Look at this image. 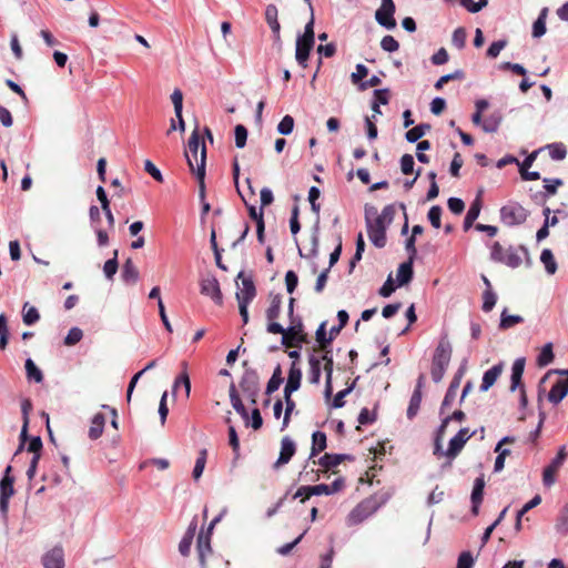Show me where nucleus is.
<instances>
[{
	"label": "nucleus",
	"instance_id": "obj_1",
	"mask_svg": "<svg viewBox=\"0 0 568 568\" xmlns=\"http://www.w3.org/2000/svg\"><path fill=\"white\" fill-rule=\"evenodd\" d=\"M521 252L527 258L529 257L528 251L524 245L518 247L508 246L505 248L499 242H494L490 246V258L496 263H501L511 268H517L523 264Z\"/></svg>",
	"mask_w": 568,
	"mask_h": 568
},
{
	"label": "nucleus",
	"instance_id": "obj_2",
	"mask_svg": "<svg viewBox=\"0 0 568 568\" xmlns=\"http://www.w3.org/2000/svg\"><path fill=\"white\" fill-rule=\"evenodd\" d=\"M452 357V346L449 342L442 339L434 353L432 361V378L435 383H439L449 365Z\"/></svg>",
	"mask_w": 568,
	"mask_h": 568
},
{
	"label": "nucleus",
	"instance_id": "obj_3",
	"mask_svg": "<svg viewBox=\"0 0 568 568\" xmlns=\"http://www.w3.org/2000/svg\"><path fill=\"white\" fill-rule=\"evenodd\" d=\"M314 43V18L312 17L305 26L304 33L296 40L295 58L301 67H307L306 62Z\"/></svg>",
	"mask_w": 568,
	"mask_h": 568
},
{
	"label": "nucleus",
	"instance_id": "obj_4",
	"mask_svg": "<svg viewBox=\"0 0 568 568\" xmlns=\"http://www.w3.org/2000/svg\"><path fill=\"white\" fill-rule=\"evenodd\" d=\"M287 328L283 327L282 345L286 348H301L303 343H307V334L304 332V325L301 318H292Z\"/></svg>",
	"mask_w": 568,
	"mask_h": 568
},
{
	"label": "nucleus",
	"instance_id": "obj_5",
	"mask_svg": "<svg viewBox=\"0 0 568 568\" xmlns=\"http://www.w3.org/2000/svg\"><path fill=\"white\" fill-rule=\"evenodd\" d=\"M185 158L189 164V168L193 174H195L197 181H199V195L200 199L203 201L205 197V163H206V146L205 143L202 142L201 148V156L200 160L197 159V153H185Z\"/></svg>",
	"mask_w": 568,
	"mask_h": 568
},
{
	"label": "nucleus",
	"instance_id": "obj_6",
	"mask_svg": "<svg viewBox=\"0 0 568 568\" xmlns=\"http://www.w3.org/2000/svg\"><path fill=\"white\" fill-rule=\"evenodd\" d=\"M382 503L376 496H369L357 504L347 516V525L356 526L372 516Z\"/></svg>",
	"mask_w": 568,
	"mask_h": 568
},
{
	"label": "nucleus",
	"instance_id": "obj_7",
	"mask_svg": "<svg viewBox=\"0 0 568 568\" xmlns=\"http://www.w3.org/2000/svg\"><path fill=\"white\" fill-rule=\"evenodd\" d=\"M528 211L517 202H509L500 209V220L507 226H516L525 223Z\"/></svg>",
	"mask_w": 568,
	"mask_h": 568
},
{
	"label": "nucleus",
	"instance_id": "obj_8",
	"mask_svg": "<svg viewBox=\"0 0 568 568\" xmlns=\"http://www.w3.org/2000/svg\"><path fill=\"white\" fill-rule=\"evenodd\" d=\"M270 306L265 312L267 320L266 331L270 334H277L283 332V326L276 321L280 317L282 308V295L275 294L270 296Z\"/></svg>",
	"mask_w": 568,
	"mask_h": 568
},
{
	"label": "nucleus",
	"instance_id": "obj_9",
	"mask_svg": "<svg viewBox=\"0 0 568 568\" xmlns=\"http://www.w3.org/2000/svg\"><path fill=\"white\" fill-rule=\"evenodd\" d=\"M12 467L9 465L4 470V475L0 480V513L7 518L9 510V500L14 495V477L10 475Z\"/></svg>",
	"mask_w": 568,
	"mask_h": 568
},
{
	"label": "nucleus",
	"instance_id": "obj_10",
	"mask_svg": "<svg viewBox=\"0 0 568 568\" xmlns=\"http://www.w3.org/2000/svg\"><path fill=\"white\" fill-rule=\"evenodd\" d=\"M220 520L219 517L212 520L206 532L201 531L196 540V550L201 568H206V559L212 555L211 534L214 525Z\"/></svg>",
	"mask_w": 568,
	"mask_h": 568
},
{
	"label": "nucleus",
	"instance_id": "obj_11",
	"mask_svg": "<svg viewBox=\"0 0 568 568\" xmlns=\"http://www.w3.org/2000/svg\"><path fill=\"white\" fill-rule=\"evenodd\" d=\"M474 435L468 428H462L459 432L449 440L448 449L445 452V456L449 459L448 466L454 458L458 456L465 444Z\"/></svg>",
	"mask_w": 568,
	"mask_h": 568
},
{
	"label": "nucleus",
	"instance_id": "obj_12",
	"mask_svg": "<svg viewBox=\"0 0 568 568\" xmlns=\"http://www.w3.org/2000/svg\"><path fill=\"white\" fill-rule=\"evenodd\" d=\"M240 387L247 396L251 397L253 404L256 403V396L260 390V377L254 369L245 371L240 382Z\"/></svg>",
	"mask_w": 568,
	"mask_h": 568
},
{
	"label": "nucleus",
	"instance_id": "obj_13",
	"mask_svg": "<svg viewBox=\"0 0 568 568\" xmlns=\"http://www.w3.org/2000/svg\"><path fill=\"white\" fill-rule=\"evenodd\" d=\"M556 373L566 375V377L557 379L547 395L548 400L554 405L559 404L568 394V369L556 371Z\"/></svg>",
	"mask_w": 568,
	"mask_h": 568
},
{
	"label": "nucleus",
	"instance_id": "obj_14",
	"mask_svg": "<svg viewBox=\"0 0 568 568\" xmlns=\"http://www.w3.org/2000/svg\"><path fill=\"white\" fill-rule=\"evenodd\" d=\"M237 278L242 281V287L239 292H236V300L237 303H251L255 295H256V288L255 285L250 277H244L243 272H240L237 275Z\"/></svg>",
	"mask_w": 568,
	"mask_h": 568
},
{
	"label": "nucleus",
	"instance_id": "obj_15",
	"mask_svg": "<svg viewBox=\"0 0 568 568\" xmlns=\"http://www.w3.org/2000/svg\"><path fill=\"white\" fill-rule=\"evenodd\" d=\"M296 445L288 436H285L281 440V452L277 460L274 463L273 467L278 469L283 465H286L292 457L295 455Z\"/></svg>",
	"mask_w": 568,
	"mask_h": 568
},
{
	"label": "nucleus",
	"instance_id": "obj_16",
	"mask_svg": "<svg viewBox=\"0 0 568 568\" xmlns=\"http://www.w3.org/2000/svg\"><path fill=\"white\" fill-rule=\"evenodd\" d=\"M44 568H64V552L60 546L53 547L42 557Z\"/></svg>",
	"mask_w": 568,
	"mask_h": 568
},
{
	"label": "nucleus",
	"instance_id": "obj_17",
	"mask_svg": "<svg viewBox=\"0 0 568 568\" xmlns=\"http://www.w3.org/2000/svg\"><path fill=\"white\" fill-rule=\"evenodd\" d=\"M201 293L210 296L216 304H222V292L215 277H207L201 281Z\"/></svg>",
	"mask_w": 568,
	"mask_h": 568
},
{
	"label": "nucleus",
	"instance_id": "obj_18",
	"mask_svg": "<svg viewBox=\"0 0 568 568\" xmlns=\"http://www.w3.org/2000/svg\"><path fill=\"white\" fill-rule=\"evenodd\" d=\"M345 460H354V457L352 455L347 454H324L317 462V464L323 468L324 471L334 469L337 467L341 463Z\"/></svg>",
	"mask_w": 568,
	"mask_h": 568
},
{
	"label": "nucleus",
	"instance_id": "obj_19",
	"mask_svg": "<svg viewBox=\"0 0 568 568\" xmlns=\"http://www.w3.org/2000/svg\"><path fill=\"white\" fill-rule=\"evenodd\" d=\"M302 369L296 362L291 364L284 393L293 394L301 387Z\"/></svg>",
	"mask_w": 568,
	"mask_h": 568
},
{
	"label": "nucleus",
	"instance_id": "obj_20",
	"mask_svg": "<svg viewBox=\"0 0 568 568\" xmlns=\"http://www.w3.org/2000/svg\"><path fill=\"white\" fill-rule=\"evenodd\" d=\"M485 478L484 475L477 477L474 481V487L470 496L471 513L478 515L479 506L484 498Z\"/></svg>",
	"mask_w": 568,
	"mask_h": 568
},
{
	"label": "nucleus",
	"instance_id": "obj_21",
	"mask_svg": "<svg viewBox=\"0 0 568 568\" xmlns=\"http://www.w3.org/2000/svg\"><path fill=\"white\" fill-rule=\"evenodd\" d=\"M277 13H278L277 8L274 4H268L266 7L265 20L273 32L274 41L281 42V34H280L281 24L277 20Z\"/></svg>",
	"mask_w": 568,
	"mask_h": 568
},
{
	"label": "nucleus",
	"instance_id": "obj_22",
	"mask_svg": "<svg viewBox=\"0 0 568 568\" xmlns=\"http://www.w3.org/2000/svg\"><path fill=\"white\" fill-rule=\"evenodd\" d=\"M525 358L520 357L517 358L511 367V383H510V390L514 392L519 387H523L524 384L521 382L524 369H525Z\"/></svg>",
	"mask_w": 568,
	"mask_h": 568
},
{
	"label": "nucleus",
	"instance_id": "obj_23",
	"mask_svg": "<svg viewBox=\"0 0 568 568\" xmlns=\"http://www.w3.org/2000/svg\"><path fill=\"white\" fill-rule=\"evenodd\" d=\"M503 364L499 363L497 365H494L491 368L484 373L483 382L480 385L481 392H487L496 383V381L503 373Z\"/></svg>",
	"mask_w": 568,
	"mask_h": 568
},
{
	"label": "nucleus",
	"instance_id": "obj_24",
	"mask_svg": "<svg viewBox=\"0 0 568 568\" xmlns=\"http://www.w3.org/2000/svg\"><path fill=\"white\" fill-rule=\"evenodd\" d=\"M414 261L407 260L402 263L397 270V284L398 286H404L408 284L413 280L414 271H413Z\"/></svg>",
	"mask_w": 568,
	"mask_h": 568
},
{
	"label": "nucleus",
	"instance_id": "obj_25",
	"mask_svg": "<svg viewBox=\"0 0 568 568\" xmlns=\"http://www.w3.org/2000/svg\"><path fill=\"white\" fill-rule=\"evenodd\" d=\"M196 530V523H191L185 535L179 544V551L182 556L186 557L190 555L191 546Z\"/></svg>",
	"mask_w": 568,
	"mask_h": 568
},
{
	"label": "nucleus",
	"instance_id": "obj_26",
	"mask_svg": "<svg viewBox=\"0 0 568 568\" xmlns=\"http://www.w3.org/2000/svg\"><path fill=\"white\" fill-rule=\"evenodd\" d=\"M123 282L126 284H135L139 280V270L134 265L133 261L131 258H128L123 266H122V273H121Z\"/></svg>",
	"mask_w": 568,
	"mask_h": 568
},
{
	"label": "nucleus",
	"instance_id": "obj_27",
	"mask_svg": "<svg viewBox=\"0 0 568 568\" xmlns=\"http://www.w3.org/2000/svg\"><path fill=\"white\" fill-rule=\"evenodd\" d=\"M394 12L395 10L393 9L379 8L375 13V19L381 26L393 29L396 26Z\"/></svg>",
	"mask_w": 568,
	"mask_h": 568
},
{
	"label": "nucleus",
	"instance_id": "obj_28",
	"mask_svg": "<svg viewBox=\"0 0 568 568\" xmlns=\"http://www.w3.org/2000/svg\"><path fill=\"white\" fill-rule=\"evenodd\" d=\"M105 425V417L102 413H97L91 422V426L89 428V437L92 440L98 439L103 434Z\"/></svg>",
	"mask_w": 568,
	"mask_h": 568
},
{
	"label": "nucleus",
	"instance_id": "obj_29",
	"mask_svg": "<svg viewBox=\"0 0 568 568\" xmlns=\"http://www.w3.org/2000/svg\"><path fill=\"white\" fill-rule=\"evenodd\" d=\"M326 443H327V438H326L325 433L320 432V430L314 432L312 435V449H311L310 459L315 457L321 452H323L327 446Z\"/></svg>",
	"mask_w": 568,
	"mask_h": 568
},
{
	"label": "nucleus",
	"instance_id": "obj_30",
	"mask_svg": "<svg viewBox=\"0 0 568 568\" xmlns=\"http://www.w3.org/2000/svg\"><path fill=\"white\" fill-rule=\"evenodd\" d=\"M480 210H481V200L479 196H477V199L471 203V205L465 216V220H464V229L466 231L477 220V217L479 216Z\"/></svg>",
	"mask_w": 568,
	"mask_h": 568
},
{
	"label": "nucleus",
	"instance_id": "obj_31",
	"mask_svg": "<svg viewBox=\"0 0 568 568\" xmlns=\"http://www.w3.org/2000/svg\"><path fill=\"white\" fill-rule=\"evenodd\" d=\"M310 364V382L312 384H318L321 381L322 368H321V359L314 355H311L308 358Z\"/></svg>",
	"mask_w": 568,
	"mask_h": 568
},
{
	"label": "nucleus",
	"instance_id": "obj_32",
	"mask_svg": "<svg viewBox=\"0 0 568 568\" xmlns=\"http://www.w3.org/2000/svg\"><path fill=\"white\" fill-rule=\"evenodd\" d=\"M316 342L320 351H326L332 343V337L326 335V322H323L315 333Z\"/></svg>",
	"mask_w": 568,
	"mask_h": 568
},
{
	"label": "nucleus",
	"instance_id": "obj_33",
	"mask_svg": "<svg viewBox=\"0 0 568 568\" xmlns=\"http://www.w3.org/2000/svg\"><path fill=\"white\" fill-rule=\"evenodd\" d=\"M523 322H524V318L521 316L509 315L507 313V310L505 308L500 315L499 327H500V329H509V328L514 327L515 325L520 324Z\"/></svg>",
	"mask_w": 568,
	"mask_h": 568
},
{
	"label": "nucleus",
	"instance_id": "obj_34",
	"mask_svg": "<svg viewBox=\"0 0 568 568\" xmlns=\"http://www.w3.org/2000/svg\"><path fill=\"white\" fill-rule=\"evenodd\" d=\"M230 399L233 408L242 416L247 417V410L243 405L234 384L230 386Z\"/></svg>",
	"mask_w": 568,
	"mask_h": 568
},
{
	"label": "nucleus",
	"instance_id": "obj_35",
	"mask_svg": "<svg viewBox=\"0 0 568 568\" xmlns=\"http://www.w3.org/2000/svg\"><path fill=\"white\" fill-rule=\"evenodd\" d=\"M367 235L369 241L376 247H384L386 244V230H373V227L367 229Z\"/></svg>",
	"mask_w": 568,
	"mask_h": 568
},
{
	"label": "nucleus",
	"instance_id": "obj_36",
	"mask_svg": "<svg viewBox=\"0 0 568 568\" xmlns=\"http://www.w3.org/2000/svg\"><path fill=\"white\" fill-rule=\"evenodd\" d=\"M422 398H423V393L413 392V395L410 397L409 405L407 408V418L408 419L412 420L417 415L419 407H420Z\"/></svg>",
	"mask_w": 568,
	"mask_h": 568
},
{
	"label": "nucleus",
	"instance_id": "obj_37",
	"mask_svg": "<svg viewBox=\"0 0 568 568\" xmlns=\"http://www.w3.org/2000/svg\"><path fill=\"white\" fill-rule=\"evenodd\" d=\"M554 357L552 344L548 343L542 347L540 354L538 355L537 364L540 367H545L554 361Z\"/></svg>",
	"mask_w": 568,
	"mask_h": 568
},
{
	"label": "nucleus",
	"instance_id": "obj_38",
	"mask_svg": "<svg viewBox=\"0 0 568 568\" xmlns=\"http://www.w3.org/2000/svg\"><path fill=\"white\" fill-rule=\"evenodd\" d=\"M546 17H547V9H542L538 19L532 24V36L535 38H540L546 33Z\"/></svg>",
	"mask_w": 568,
	"mask_h": 568
},
{
	"label": "nucleus",
	"instance_id": "obj_39",
	"mask_svg": "<svg viewBox=\"0 0 568 568\" xmlns=\"http://www.w3.org/2000/svg\"><path fill=\"white\" fill-rule=\"evenodd\" d=\"M540 261L544 263L546 271L549 274H554L557 270V264L552 252L549 248H545L540 254Z\"/></svg>",
	"mask_w": 568,
	"mask_h": 568
},
{
	"label": "nucleus",
	"instance_id": "obj_40",
	"mask_svg": "<svg viewBox=\"0 0 568 568\" xmlns=\"http://www.w3.org/2000/svg\"><path fill=\"white\" fill-rule=\"evenodd\" d=\"M32 410V403L29 398H24L22 402H21V412H22V417H23V425H22V429H21V438H24L26 435H27V430H28V425H29V414L31 413Z\"/></svg>",
	"mask_w": 568,
	"mask_h": 568
},
{
	"label": "nucleus",
	"instance_id": "obj_41",
	"mask_svg": "<svg viewBox=\"0 0 568 568\" xmlns=\"http://www.w3.org/2000/svg\"><path fill=\"white\" fill-rule=\"evenodd\" d=\"M26 373L29 379H33L37 383H41L43 379L42 372L37 367L31 358L26 361Z\"/></svg>",
	"mask_w": 568,
	"mask_h": 568
},
{
	"label": "nucleus",
	"instance_id": "obj_42",
	"mask_svg": "<svg viewBox=\"0 0 568 568\" xmlns=\"http://www.w3.org/2000/svg\"><path fill=\"white\" fill-rule=\"evenodd\" d=\"M156 362L151 361L142 371L138 372L130 381L128 390H126V400L130 402L132 397V393L134 390V387L139 381V378L149 369L153 368L155 366Z\"/></svg>",
	"mask_w": 568,
	"mask_h": 568
},
{
	"label": "nucleus",
	"instance_id": "obj_43",
	"mask_svg": "<svg viewBox=\"0 0 568 568\" xmlns=\"http://www.w3.org/2000/svg\"><path fill=\"white\" fill-rule=\"evenodd\" d=\"M22 318H23V323L26 325H32V324H34L36 322L39 321L40 314H39L38 310L34 306H29V304L26 303L24 306H23Z\"/></svg>",
	"mask_w": 568,
	"mask_h": 568
},
{
	"label": "nucleus",
	"instance_id": "obj_44",
	"mask_svg": "<svg viewBox=\"0 0 568 568\" xmlns=\"http://www.w3.org/2000/svg\"><path fill=\"white\" fill-rule=\"evenodd\" d=\"M465 78V72L463 70H456L453 73L445 74L440 77L435 83L436 90H442L444 84L454 81V80H463Z\"/></svg>",
	"mask_w": 568,
	"mask_h": 568
},
{
	"label": "nucleus",
	"instance_id": "obj_45",
	"mask_svg": "<svg viewBox=\"0 0 568 568\" xmlns=\"http://www.w3.org/2000/svg\"><path fill=\"white\" fill-rule=\"evenodd\" d=\"M301 490L305 491V498H310L313 495H329V488L327 484L302 486Z\"/></svg>",
	"mask_w": 568,
	"mask_h": 568
},
{
	"label": "nucleus",
	"instance_id": "obj_46",
	"mask_svg": "<svg viewBox=\"0 0 568 568\" xmlns=\"http://www.w3.org/2000/svg\"><path fill=\"white\" fill-rule=\"evenodd\" d=\"M284 400H285L286 407H285V414H284V418H283L282 429H284L288 426L290 420H291V415L296 407V404H295L294 399L292 398V394L284 393Z\"/></svg>",
	"mask_w": 568,
	"mask_h": 568
},
{
	"label": "nucleus",
	"instance_id": "obj_47",
	"mask_svg": "<svg viewBox=\"0 0 568 568\" xmlns=\"http://www.w3.org/2000/svg\"><path fill=\"white\" fill-rule=\"evenodd\" d=\"M206 457H207V450L205 448L201 449L199 453V456L196 458L194 469H193V478L195 480L199 479L203 474L205 463H206Z\"/></svg>",
	"mask_w": 568,
	"mask_h": 568
},
{
	"label": "nucleus",
	"instance_id": "obj_48",
	"mask_svg": "<svg viewBox=\"0 0 568 568\" xmlns=\"http://www.w3.org/2000/svg\"><path fill=\"white\" fill-rule=\"evenodd\" d=\"M181 386L184 387L185 396L189 397L191 392V382L186 371H183L181 375L176 377L173 385V394H175L178 388H181Z\"/></svg>",
	"mask_w": 568,
	"mask_h": 568
},
{
	"label": "nucleus",
	"instance_id": "obj_49",
	"mask_svg": "<svg viewBox=\"0 0 568 568\" xmlns=\"http://www.w3.org/2000/svg\"><path fill=\"white\" fill-rule=\"evenodd\" d=\"M446 427H447V420H443L438 430H437V435H436V438H435V443H434V455L436 456H445V452L442 450V439L445 435V432H446Z\"/></svg>",
	"mask_w": 568,
	"mask_h": 568
},
{
	"label": "nucleus",
	"instance_id": "obj_50",
	"mask_svg": "<svg viewBox=\"0 0 568 568\" xmlns=\"http://www.w3.org/2000/svg\"><path fill=\"white\" fill-rule=\"evenodd\" d=\"M549 150L550 158L552 160H564L567 155V149L562 143H554L547 146Z\"/></svg>",
	"mask_w": 568,
	"mask_h": 568
},
{
	"label": "nucleus",
	"instance_id": "obj_51",
	"mask_svg": "<svg viewBox=\"0 0 568 568\" xmlns=\"http://www.w3.org/2000/svg\"><path fill=\"white\" fill-rule=\"evenodd\" d=\"M118 267H119V263H118V250H115L113 252V257L108 260L105 263H104V266H103V272L105 274V276L108 278H112L114 276V274L116 273L118 271Z\"/></svg>",
	"mask_w": 568,
	"mask_h": 568
},
{
	"label": "nucleus",
	"instance_id": "obj_52",
	"mask_svg": "<svg viewBox=\"0 0 568 568\" xmlns=\"http://www.w3.org/2000/svg\"><path fill=\"white\" fill-rule=\"evenodd\" d=\"M294 119L291 115H285L277 124V132L283 135H288L294 129Z\"/></svg>",
	"mask_w": 568,
	"mask_h": 568
},
{
	"label": "nucleus",
	"instance_id": "obj_53",
	"mask_svg": "<svg viewBox=\"0 0 568 568\" xmlns=\"http://www.w3.org/2000/svg\"><path fill=\"white\" fill-rule=\"evenodd\" d=\"M497 301V295L493 290H485L483 293V311L490 312Z\"/></svg>",
	"mask_w": 568,
	"mask_h": 568
},
{
	"label": "nucleus",
	"instance_id": "obj_54",
	"mask_svg": "<svg viewBox=\"0 0 568 568\" xmlns=\"http://www.w3.org/2000/svg\"><path fill=\"white\" fill-rule=\"evenodd\" d=\"M239 195L241 196V199L243 200L245 206L247 207L250 217L252 220H254L256 224L258 223L260 220H264V214H263V209L262 207L257 212V210H256V207L254 205H251V204L247 203V200H246L245 195L241 191H239Z\"/></svg>",
	"mask_w": 568,
	"mask_h": 568
},
{
	"label": "nucleus",
	"instance_id": "obj_55",
	"mask_svg": "<svg viewBox=\"0 0 568 568\" xmlns=\"http://www.w3.org/2000/svg\"><path fill=\"white\" fill-rule=\"evenodd\" d=\"M501 118L496 114H491L488 116L481 124V128L485 132H496L500 124Z\"/></svg>",
	"mask_w": 568,
	"mask_h": 568
},
{
	"label": "nucleus",
	"instance_id": "obj_56",
	"mask_svg": "<svg viewBox=\"0 0 568 568\" xmlns=\"http://www.w3.org/2000/svg\"><path fill=\"white\" fill-rule=\"evenodd\" d=\"M442 213H443V210L439 205H434L428 211V215H427L428 220L435 229H439L442 225V223H440Z\"/></svg>",
	"mask_w": 568,
	"mask_h": 568
},
{
	"label": "nucleus",
	"instance_id": "obj_57",
	"mask_svg": "<svg viewBox=\"0 0 568 568\" xmlns=\"http://www.w3.org/2000/svg\"><path fill=\"white\" fill-rule=\"evenodd\" d=\"M234 133H235V145L239 149L244 148L245 144H246V140H247V130H246V128L244 125H242V124H237L235 126Z\"/></svg>",
	"mask_w": 568,
	"mask_h": 568
},
{
	"label": "nucleus",
	"instance_id": "obj_58",
	"mask_svg": "<svg viewBox=\"0 0 568 568\" xmlns=\"http://www.w3.org/2000/svg\"><path fill=\"white\" fill-rule=\"evenodd\" d=\"M171 100L174 106V112L176 118H181L182 109H183V94L182 91L175 89L171 94Z\"/></svg>",
	"mask_w": 568,
	"mask_h": 568
},
{
	"label": "nucleus",
	"instance_id": "obj_59",
	"mask_svg": "<svg viewBox=\"0 0 568 568\" xmlns=\"http://www.w3.org/2000/svg\"><path fill=\"white\" fill-rule=\"evenodd\" d=\"M381 47L384 51L395 52L398 50L399 43L393 36H385L381 41Z\"/></svg>",
	"mask_w": 568,
	"mask_h": 568
},
{
	"label": "nucleus",
	"instance_id": "obj_60",
	"mask_svg": "<svg viewBox=\"0 0 568 568\" xmlns=\"http://www.w3.org/2000/svg\"><path fill=\"white\" fill-rule=\"evenodd\" d=\"M82 336H83V333L80 328L72 327L64 338V344L68 346L75 345L77 343H79L81 341Z\"/></svg>",
	"mask_w": 568,
	"mask_h": 568
},
{
	"label": "nucleus",
	"instance_id": "obj_61",
	"mask_svg": "<svg viewBox=\"0 0 568 568\" xmlns=\"http://www.w3.org/2000/svg\"><path fill=\"white\" fill-rule=\"evenodd\" d=\"M467 33L464 28H457L452 38V42L455 47L458 49H462L465 47L466 43Z\"/></svg>",
	"mask_w": 568,
	"mask_h": 568
},
{
	"label": "nucleus",
	"instance_id": "obj_62",
	"mask_svg": "<svg viewBox=\"0 0 568 568\" xmlns=\"http://www.w3.org/2000/svg\"><path fill=\"white\" fill-rule=\"evenodd\" d=\"M414 158L410 154H404L400 158V170L404 174H412L414 172Z\"/></svg>",
	"mask_w": 568,
	"mask_h": 568
},
{
	"label": "nucleus",
	"instance_id": "obj_63",
	"mask_svg": "<svg viewBox=\"0 0 568 568\" xmlns=\"http://www.w3.org/2000/svg\"><path fill=\"white\" fill-rule=\"evenodd\" d=\"M507 45V41L506 40H498V41H495L493 42L488 50H487V57L488 58H491V59H495L499 55L500 51Z\"/></svg>",
	"mask_w": 568,
	"mask_h": 568
},
{
	"label": "nucleus",
	"instance_id": "obj_64",
	"mask_svg": "<svg viewBox=\"0 0 568 568\" xmlns=\"http://www.w3.org/2000/svg\"><path fill=\"white\" fill-rule=\"evenodd\" d=\"M474 558L469 551H464L459 555L457 561V568H473Z\"/></svg>",
	"mask_w": 568,
	"mask_h": 568
}]
</instances>
